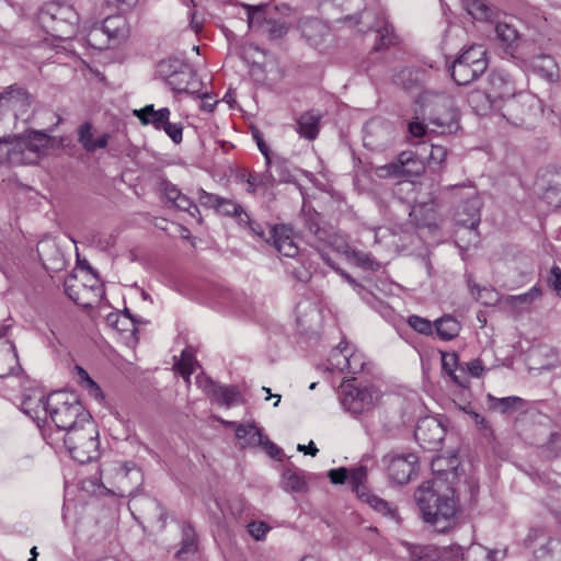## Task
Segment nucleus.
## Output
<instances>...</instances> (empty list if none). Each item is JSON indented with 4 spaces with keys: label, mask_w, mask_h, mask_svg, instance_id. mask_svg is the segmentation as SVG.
Instances as JSON below:
<instances>
[{
    "label": "nucleus",
    "mask_w": 561,
    "mask_h": 561,
    "mask_svg": "<svg viewBox=\"0 0 561 561\" xmlns=\"http://www.w3.org/2000/svg\"><path fill=\"white\" fill-rule=\"evenodd\" d=\"M465 7L476 20H489L492 16V9L483 0H465Z\"/></svg>",
    "instance_id": "42"
},
{
    "label": "nucleus",
    "mask_w": 561,
    "mask_h": 561,
    "mask_svg": "<svg viewBox=\"0 0 561 561\" xmlns=\"http://www.w3.org/2000/svg\"><path fill=\"white\" fill-rule=\"evenodd\" d=\"M415 119L409 124V131L414 137H422L427 131L453 134L458 130V112L451 96L445 92L424 91L417 99Z\"/></svg>",
    "instance_id": "1"
},
{
    "label": "nucleus",
    "mask_w": 561,
    "mask_h": 561,
    "mask_svg": "<svg viewBox=\"0 0 561 561\" xmlns=\"http://www.w3.org/2000/svg\"><path fill=\"white\" fill-rule=\"evenodd\" d=\"M267 243H272L274 249L283 256L296 257L299 248L293 239V230L285 226H274L267 229Z\"/></svg>",
    "instance_id": "15"
},
{
    "label": "nucleus",
    "mask_w": 561,
    "mask_h": 561,
    "mask_svg": "<svg viewBox=\"0 0 561 561\" xmlns=\"http://www.w3.org/2000/svg\"><path fill=\"white\" fill-rule=\"evenodd\" d=\"M31 104L30 93L18 84H12L0 93V112L12 113L15 118L26 119Z\"/></svg>",
    "instance_id": "10"
},
{
    "label": "nucleus",
    "mask_w": 561,
    "mask_h": 561,
    "mask_svg": "<svg viewBox=\"0 0 561 561\" xmlns=\"http://www.w3.org/2000/svg\"><path fill=\"white\" fill-rule=\"evenodd\" d=\"M247 183V191L250 194H254L259 188L266 191L273 187L276 184V179L272 171H266L265 173H250Z\"/></svg>",
    "instance_id": "35"
},
{
    "label": "nucleus",
    "mask_w": 561,
    "mask_h": 561,
    "mask_svg": "<svg viewBox=\"0 0 561 561\" xmlns=\"http://www.w3.org/2000/svg\"><path fill=\"white\" fill-rule=\"evenodd\" d=\"M548 458L561 457V433L553 432L541 446Z\"/></svg>",
    "instance_id": "53"
},
{
    "label": "nucleus",
    "mask_w": 561,
    "mask_h": 561,
    "mask_svg": "<svg viewBox=\"0 0 561 561\" xmlns=\"http://www.w3.org/2000/svg\"><path fill=\"white\" fill-rule=\"evenodd\" d=\"M495 33L497 39L503 44V46H505L506 50L512 55V57H515L513 51L519 39V33L517 30L508 23L499 22L495 26Z\"/></svg>",
    "instance_id": "30"
},
{
    "label": "nucleus",
    "mask_w": 561,
    "mask_h": 561,
    "mask_svg": "<svg viewBox=\"0 0 561 561\" xmlns=\"http://www.w3.org/2000/svg\"><path fill=\"white\" fill-rule=\"evenodd\" d=\"M515 94L516 88L508 73L496 70L489 76L488 98L490 100L506 102L507 99L515 96Z\"/></svg>",
    "instance_id": "18"
},
{
    "label": "nucleus",
    "mask_w": 561,
    "mask_h": 561,
    "mask_svg": "<svg viewBox=\"0 0 561 561\" xmlns=\"http://www.w3.org/2000/svg\"><path fill=\"white\" fill-rule=\"evenodd\" d=\"M322 116L318 111H308L304 113L297 121V133L309 140L317 138Z\"/></svg>",
    "instance_id": "28"
},
{
    "label": "nucleus",
    "mask_w": 561,
    "mask_h": 561,
    "mask_svg": "<svg viewBox=\"0 0 561 561\" xmlns=\"http://www.w3.org/2000/svg\"><path fill=\"white\" fill-rule=\"evenodd\" d=\"M466 201L459 207L458 210V222L469 228L470 230H476L480 224V210L482 203L477 195V192L473 187L469 186L468 192L465 194Z\"/></svg>",
    "instance_id": "17"
},
{
    "label": "nucleus",
    "mask_w": 561,
    "mask_h": 561,
    "mask_svg": "<svg viewBox=\"0 0 561 561\" xmlns=\"http://www.w3.org/2000/svg\"><path fill=\"white\" fill-rule=\"evenodd\" d=\"M174 144H180L183 138V126L181 123H171L170 119L161 128Z\"/></svg>",
    "instance_id": "59"
},
{
    "label": "nucleus",
    "mask_w": 561,
    "mask_h": 561,
    "mask_svg": "<svg viewBox=\"0 0 561 561\" xmlns=\"http://www.w3.org/2000/svg\"><path fill=\"white\" fill-rule=\"evenodd\" d=\"M414 436L424 448H436L444 438L440 424L431 417L420 421L415 427Z\"/></svg>",
    "instance_id": "19"
},
{
    "label": "nucleus",
    "mask_w": 561,
    "mask_h": 561,
    "mask_svg": "<svg viewBox=\"0 0 561 561\" xmlns=\"http://www.w3.org/2000/svg\"><path fill=\"white\" fill-rule=\"evenodd\" d=\"M203 387H204V390L208 394L214 397V399L218 403L224 404L227 408L242 402L241 393L233 386L224 387V386L216 383L215 381H213L210 379H207Z\"/></svg>",
    "instance_id": "23"
},
{
    "label": "nucleus",
    "mask_w": 561,
    "mask_h": 561,
    "mask_svg": "<svg viewBox=\"0 0 561 561\" xmlns=\"http://www.w3.org/2000/svg\"><path fill=\"white\" fill-rule=\"evenodd\" d=\"M282 484L286 492H304L307 489L302 471L296 468H288L284 471Z\"/></svg>",
    "instance_id": "34"
},
{
    "label": "nucleus",
    "mask_w": 561,
    "mask_h": 561,
    "mask_svg": "<svg viewBox=\"0 0 561 561\" xmlns=\"http://www.w3.org/2000/svg\"><path fill=\"white\" fill-rule=\"evenodd\" d=\"M181 358H182V362L180 364H178L180 373L183 376H190L193 373L192 365H193V360H194L192 351L188 348L183 350V352L181 354Z\"/></svg>",
    "instance_id": "61"
},
{
    "label": "nucleus",
    "mask_w": 561,
    "mask_h": 561,
    "mask_svg": "<svg viewBox=\"0 0 561 561\" xmlns=\"http://www.w3.org/2000/svg\"><path fill=\"white\" fill-rule=\"evenodd\" d=\"M458 59L463 60V62L476 68V65L481 64L482 72H484L488 68V61L485 58V49L480 46H471L467 50H465Z\"/></svg>",
    "instance_id": "39"
},
{
    "label": "nucleus",
    "mask_w": 561,
    "mask_h": 561,
    "mask_svg": "<svg viewBox=\"0 0 561 561\" xmlns=\"http://www.w3.org/2000/svg\"><path fill=\"white\" fill-rule=\"evenodd\" d=\"M365 147L371 150L385 149L393 139V126L381 118H371L363 128Z\"/></svg>",
    "instance_id": "12"
},
{
    "label": "nucleus",
    "mask_w": 561,
    "mask_h": 561,
    "mask_svg": "<svg viewBox=\"0 0 561 561\" xmlns=\"http://www.w3.org/2000/svg\"><path fill=\"white\" fill-rule=\"evenodd\" d=\"M518 60L525 70L533 71L549 83H556L560 79L559 66L550 55L523 56Z\"/></svg>",
    "instance_id": "13"
},
{
    "label": "nucleus",
    "mask_w": 561,
    "mask_h": 561,
    "mask_svg": "<svg viewBox=\"0 0 561 561\" xmlns=\"http://www.w3.org/2000/svg\"><path fill=\"white\" fill-rule=\"evenodd\" d=\"M302 310L307 312V316L310 318V321L319 319V310L311 302L298 304V306H297V313H298L297 323L299 327L307 330V329H310L311 325L309 324V321L307 319H305L302 316H300Z\"/></svg>",
    "instance_id": "49"
},
{
    "label": "nucleus",
    "mask_w": 561,
    "mask_h": 561,
    "mask_svg": "<svg viewBox=\"0 0 561 561\" xmlns=\"http://www.w3.org/2000/svg\"><path fill=\"white\" fill-rule=\"evenodd\" d=\"M48 416L59 431L69 433L92 419L75 393L55 392L50 394Z\"/></svg>",
    "instance_id": "4"
},
{
    "label": "nucleus",
    "mask_w": 561,
    "mask_h": 561,
    "mask_svg": "<svg viewBox=\"0 0 561 561\" xmlns=\"http://www.w3.org/2000/svg\"><path fill=\"white\" fill-rule=\"evenodd\" d=\"M216 211L226 216H238L240 217L241 221L243 220L242 215L245 214L240 205H238L231 199L222 197H220L217 204Z\"/></svg>",
    "instance_id": "52"
},
{
    "label": "nucleus",
    "mask_w": 561,
    "mask_h": 561,
    "mask_svg": "<svg viewBox=\"0 0 561 561\" xmlns=\"http://www.w3.org/2000/svg\"><path fill=\"white\" fill-rule=\"evenodd\" d=\"M167 84L178 93L196 94L201 90V82L195 72L186 65H180L170 75H167Z\"/></svg>",
    "instance_id": "14"
},
{
    "label": "nucleus",
    "mask_w": 561,
    "mask_h": 561,
    "mask_svg": "<svg viewBox=\"0 0 561 561\" xmlns=\"http://www.w3.org/2000/svg\"><path fill=\"white\" fill-rule=\"evenodd\" d=\"M360 499L376 512H379L390 518H397L396 507L383 499H380L379 496L371 493H363Z\"/></svg>",
    "instance_id": "37"
},
{
    "label": "nucleus",
    "mask_w": 561,
    "mask_h": 561,
    "mask_svg": "<svg viewBox=\"0 0 561 561\" xmlns=\"http://www.w3.org/2000/svg\"><path fill=\"white\" fill-rule=\"evenodd\" d=\"M181 548L176 552V558L180 560H185L187 557L194 554L197 550V540L195 530L190 524L184 523L181 527Z\"/></svg>",
    "instance_id": "31"
},
{
    "label": "nucleus",
    "mask_w": 561,
    "mask_h": 561,
    "mask_svg": "<svg viewBox=\"0 0 561 561\" xmlns=\"http://www.w3.org/2000/svg\"><path fill=\"white\" fill-rule=\"evenodd\" d=\"M389 478L398 484L408 483L416 473L419 457L414 453L389 454L383 457Z\"/></svg>",
    "instance_id": "9"
},
{
    "label": "nucleus",
    "mask_w": 561,
    "mask_h": 561,
    "mask_svg": "<svg viewBox=\"0 0 561 561\" xmlns=\"http://www.w3.org/2000/svg\"><path fill=\"white\" fill-rule=\"evenodd\" d=\"M541 295V290L539 287L534 286L530 288L527 293L516 295V296H508L506 298V304L510 305L513 308L523 306V305H529L531 301L536 298H538Z\"/></svg>",
    "instance_id": "47"
},
{
    "label": "nucleus",
    "mask_w": 561,
    "mask_h": 561,
    "mask_svg": "<svg viewBox=\"0 0 561 561\" xmlns=\"http://www.w3.org/2000/svg\"><path fill=\"white\" fill-rule=\"evenodd\" d=\"M229 424L236 426V436L239 439L248 438V444L255 446L256 439L259 438V434L256 432H262L260 427L254 424H236L234 422H230Z\"/></svg>",
    "instance_id": "45"
},
{
    "label": "nucleus",
    "mask_w": 561,
    "mask_h": 561,
    "mask_svg": "<svg viewBox=\"0 0 561 561\" xmlns=\"http://www.w3.org/2000/svg\"><path fill=\"white\" fill-rule=\"evenodd\" d=\"M4 357L10 362H14V366H11L8 370L0 369V378H4L9 375H18L22 368L19 364L16 347L14 344H11L10 351L4 355Z\"/></svg>",
    "instance_id": "58"
},
{
    "label": "nucleus",
    "mask_w": 561,
    "mask_h": 561,
    "mask_svg": "<svg viewBox=\"0 0 561 561\" xmlns=\"http://www.w3.org/2000/svg\"><path fill=\"white\" fill-rule=\"evenodd\" d=\"M540 197L551 207H561V169L549 167L541 171L536 182Z\"/></svg>",
    "instance_id": "11"
},
{
    "label": "nucleus",
    "mask_w": 561,
    "mask_h": 561,
    "mask_svg": "<svg viewBox=\"0 0 561 561\" xmlns=\"http://www.w3.org/2000/svg\"><path fill=\"white\" fill-rule=\"evenodd\" d=\"M392 80L397 85L408 91L417 84L419 77L416 71L405 68L396 73Z\"/></svg>",
    "instance_id": "44"
},
{
    "label": "nucleus",
    "mask_w": 561,
    "mask_h": 561,
    "mask_svg": "<svg viewBox=\"0 0 561 561\" xmlns=\"http://www.w3.org/2000/svg\"><path fill=\"white\" fill-rule=\"evenodd\" d=\"M442 557L440 548L435 546H417L411 552L412 561H439Z\"/></svg>",
    "instance_id": "41"
},
{
    "label": "nucleus",
    "mask_w": 561,
    "mask_h": 561,
    "mask_svg": "<svg viewBox=\"0 0 561 561\" xmlns=\"http://www.w3.org/2000/svg\"><path fill=\"white\" fill-rule=\"evenodd\" d=\"M119 494L128 493L129 495L140 485L142 473L134 462H125L117 470Z\"/></svg>",
    "instance_id": "20"
},
{
    "label": "nucleus",
    "mask_w": 561,
    "mask_h": 561,
    "mask_svg": "<svg viewBox=\"0 0 561 561\" xmlns=\"http://www.w3.org/2000/svg\"><path fill=\"white\" fill-rule=\"evenodd\" d=\"M134 115L142 125H152L156 129L161 130L170 119L171 112L168 107L154 110V106L149 104L140 110H135Z\"/></svg>",
    "instance_id": "25"
},
{
    "label": "nucleus",
    "mask_w": 561,
    "mask_h": 561,
    "mask_svg": "<svg viewBox=\"0 0 561 561\" xmlns=\"http://www.w3.org/2000/svg\"><path fill=\"white\" fill-rule=\"evenodd\" d=\"M265 8L266 4L247 5L248 23L251 28H264L266 21H268L265 14Z\"/></svg>",
    "instance_id": "43"
},
{
    "label": "nucleus",
    "mask_w": 561,
    "mask_h": 561,
    "mask_svg": "<svg viewBox=\"0 0 561 561\" xmlns=\"http://www.w3.org/2000/svg\"><path fill=\"white\" fill-rule=\"evenodd\" d=\"M434 327L439 339L450 341L460 332V323L451 316H444L434 322Z\"/></svg>",
    "instance_id": "33"
},
{
    "label": "nucleus",
    "mask_w": 561,
    "mask_h": 561,
    "mask_svg": "<svg viewBox=\"0 0 561 561\" xmlns=\"http://www.w3.org/2000/svg\"><path fill=\"white\" fill-rule=\"evenodd\" d=\"M256 434H259V438L256 439L255 446H262L271 458L280 459L283 450L271 442L263 432H256Z\"/></svg>",
    "instance_id": "54"
},
{
    "label": "nucleus",
    "mask_w": 561,
    "mask_h": 561,
    "mask_svg": "<svg viewBox=\"0 0 561 561\" xmlns=\"http://www.w3.org/2000/svg\"><path fill=\"white\" fill-rule=\"evenodd\" d=\"M409 325L416 332L425 335L433 334L434 324L425 318L419 316H410L408 319Z\"/></svg>",
    "instance_id": "56"
},
{
    "label": "nucleus",
    "mask_w": 561,
    "mask_h": 561,
    "mask_svg": "<svg viewBox=\"0 0 561 561\" xmlns=\"http://www.w3.org/2000/svg\"><path fill=\"white\" fill-rule=\"evenodd\" d=\"M50 394L45 397L43 393H39L37 397H26L22 401V411L27 414L33 421L41 425V422H46L48 417Z\"/></svg>",
    "instance_id": "22"
},
{
    "label": "nucleus",
    "mask_w": 561,
    "mask_h": 561,
    "mask_svg": "<svg viewBox=\"0 0 561 561\" xmlns=\"http://www.w3.org/2000/svg\"><path fill=\"white\" fill-rule=\"evenodd\" d=\"M101 32L105 34L110 43L113 45L121 43L128 36V26L126 20L121 15L107 16L100 30H95L94 34Z\"/></svg>",
    "instance_id": "24"
},
{
    "label": "nucleus",
    "mask_w": 561,
    "mask_h": 561,
    "mask_svg": "<svg viewBox=\"0 0 561 561\" xmlns=\"http://www.w3.org/2000/svg\"><path fill=\"white\" fill-rule=\"evenodd\" d=\"M366 477L367 469L364 466L348 470V483L352 485V489L357 493L359 497L363 493H366L362 490Z\"/></svg>",
    "instance_id": "51"
},
{
    "label": "nucleus",
    "mask_w": 561,
    "mask_h": 561,
    "mask_svg": "<svg viewBox=\"0 0 561 561\" xmlns=\"http://www.w3.org/2000/svg\"><path fill=\"white\" fill-rule=\"evenodd\" d=\"M268 530L270 527L264 522H252L248 525L249 534L256 540L264 539Z\"/></svg>",
    "instance_id": "64"
},
{
    "label": "nucleus",
    "mask_w": 561,
    "mask_h": 561,
    "mask_svg": "<svg viewBox=\"0 0 561 561\" xmlns=\"http://www.w3.org/2000/svg\"><path fill=\"white\" fill-rule=\"evenodd\" d=\"M263 31L272 39H276V38H280L282 36H284L287 33L288 26L284 21H276V20L268 19V21H266V24H265Z\"/></svg>",
    "instance_id": "55"
},
{
    "label": "nucleus",
    "mask_w": 561,
    "mask_h": 561,
    "mask_svg": "<svg viewBox=\"0 0 561 561\" xmlns=\"http://www.w3.org/2000/svg\"><path fill=\"white\" fill-rule=\"evenodd\" d=\"M316 250L320 253L322 260L334 268L333 262L330 260V257L325 254V249H332L333 251L344 254L346 256H350L351 248L347 243V240L344 236L332 232L327 230V238L325 240H320L318 243H316Z\"/></svg>",
    "instance_id": "21"
},
{
    "label": "nucleus",
    "mask_w": 561,
    "mask_h": 561,
    "mask_svg": "<svg viewBox=\"0 0 561 561\" xmlns=\"http://www.w3.org/2000/svg\"><path fill=\"white\" fill-rule=\"evenodd\" d=\"M470 288L474 298L485 306L495 305L499 300L497 293L492 288L480 287L478 285H473Z\"/></svg>",
    "instance_id": "46"
},
{
    "label": "nucleus",
    "mask_w": 561,
    "mask_h": 561,
    "mask_svg": "<svg viewBox=\"0 0 561 561\" xmlns=\"http://www.w3.org/2000/svg\"><path fill=\"white\" fill-rule=\"evenodd\" d=\"M37 20L47 34L59 39H67L75 34L79 19L72 7L48 2L39 10Z\"/></svg>",
    "instance_id": "5"
},
{
    "label": "nucleus",
    "mask_w": 561,
    "mask_h": 561,
    "mask_svg": "<svg viewBox=\"0 0 561 561\" xmlns=\"http://www.w3.org/2000/svg\"><path fill=\"white\" fill-rule=\"evenodd\" d=\"M381 399V391L374 385H355L353 380L342 382L340 401L353 415H359L374 409Z\"/></svg>",
    "instance_id": "7"
},
{
    "label": "nucleus",
    "mask_w": 561,
    "mask_h": 561,
    "mask_svg": "<svg viewBox=\"0 0 561 561\" xmlns=\"http://www.w3.org/2000/svg\"><path fill=\"white\" fill-rule=\"evenodd\" d=\"M529 360L534 365H538V369H551L556 367L558 358L557 354L552 348L542 347L534 351L529 355Z\"/></svg>",
    "instance_id": "36"
},
{
    "label": "nucleus",
    "mask_w": 561,
    "mask_h": 561,
    "mask_svg": "<svg viewBox=\"0 0 561 561\" xmlns=\"http://www.w3.org/2000/svg\"><path fill=\"white\" fill-rule=\"evenodd\" d=\"M425 523L437 533H445L456 523L458 505L454 494H438L435 482L426 481L414 493Z\"/></svg>",
    "instance_id": "2"
},
{
    "label": "nucleus",
    "mask_w": 561,
    "mask_h": 561,
    "mask_svg": "<svg viewBox=\"0 0 561 561\" xmlns=\"http://www.w3.org/2000/svg\"><path fill=\"white\" fill-rule=\"evenodd\" d=\"M64 443L70 456L80 463L95 460L99 455V431L93 420L65 433Z\"/></svg>",
    "instance_id": "6"
},
{
    "label": "nucleus",
    "mask_w": 561,
    "mask_h": 561,
    "mask_svg": "<svg viewBox=\"0 0 561 561\" xmlns=\"http://www.w3.org/2000/svg\"><path fill=\"white\" fill-rule=\"evenodd\" d=\"M398 43V38L393 32V27L385 23L380 28L377 30L376 42L374 49L379 51L389 48Z\"/></svg>",
    "instance_id": "40"
},
{
    "label": "nucleus",
    "mask_w": 561,
    "mask_h": 561,
    "mask_svg": "<svg viewBox=\"0 0 561 561\" xmlns=\"http://www.w3.org/2000/svg\"><path fill=\"white\" fill-rule=\"evenodd\" d=\"M268 170L275 175L276 183H294L297 180L299 169L295 168L291 162L282 157L272 158V163L266 164Z\"/></svg>",
    "instance_id": "27"
},
{
    "label": "nucleus",
    "mask_w": 561,
    "mask_h": 561,
    "mask_svg": "<svg viewBox=\"0 0 561 561\" xmlns=\"http://www.w3.org/2000/svg\"><path fill=\"white\" fill-rule=\"evenodd\" d=\"M536 105L534 95L525 92L516 93L515 96L504 102V116L515 124H522L531 108Z\"/></svg>",
    "instance_id": "16"
},
{
    "label": "nucleus",
    "mask_w": 561,
    "mask_h": 561,
    "mask_svg": "<svg viewBox=\"0 0 561 561\" xmlns=\"http://www.w3.org/2000/svg\"><path fill=\"white\" fill-rule=\"evenodd\" d=\"M481 64L476 65V68L463 62V60L455 59L450 66V75L458 85H466L476 80L482 75Z\"/></svg>",
    "instance_id": "26"
},
{
    "label": "nucleus",
    "mask_w": 561,
    "mask_h": 561,
    "mask_svg": "<svg viewBox=\"0 0 561 561\" xmlns=\"http://www.w3.org/2000/svg\"><path fill=\"white\" fill-rule=\"evenodd\" d=\"M348 363H350V369H346L345 373H351V374L360 373L365 365L363 355L358 352L352 351L351 348H350V353H348Z\"/></svg>",
    "instance_id": "62"
},
{
    "label": "nucleus",
    "mask_w": 561,
    "mask_h": 561,
    "mask_svg": "<svg viewBox=\"0 0 561 561\" xmlns=\"http://www.w3.org/2000/svg\"><path fill=\"white\" fill-rule=\"evenodd\" d=\"M348 257H353L356 264L365 270L378 271L380 268L379 262L369 253L351 249Z\"/></svg>",
    "instance_id": "50"
},
{
    "label": "nucleus",
    "mask_w": 561,
    "mask_h": 561,
    "mask_svg": "<svg viewBox=\"0 0 561 561\" xmlns=\"http://www.w3.org/2000/svg\"><path fill=\"white\" fill-rule=\"evenodd\" d=\"M442 554L439 561H465V556L460 546H451L448 548H440Z\"/></svg>",
    "instance_id": "60"
},
{
    "label": "nucleus",
    "mask_w": 561,
    "mask_h": 561,
    "mask_svg": "<svg viewBox=\"0 0 561 561\" xmlns=\"http://www.w3.org/2000/svg\"><path fill=\"white\" fill-rule=\"evenodd\" d=\"M50 137L38 130L0 138V164H36L47 154Z\"/></svg>",
    "instance_id": "3"
},
{
    "label": "nucleus",
    "mask_w": 561,
    "mask_h": 561,
    "mask_svg": "<svg viewBox=\"0 0 561 561\" xmlns=\"http://www.w3.org/2000/svg\"><path fill=\"white\" fill-rule=\"evenodd\" d=\"M422 170L417 157L412 151H403L394 161L377 168L376 173L382 179H398L420 175Z\"/></svg>",
    "instance_id": "8"
},
{
    "label": "nucleus",
    "mask_w": 561,
    "mask_h": 561,
    "mask_svg": "<svg viewBox=\"0 0 561 561\" xmlns=\"http://www.w3.org/2000/svg\"><path fill=\"white\" fill-rule=\"evenodd\" d=\"M108 139L110 136L107 134H103L94 140L92 134V125L90 123H84L79 127L78 141L88 152H93L96 149L105 148L108 144Z\"/></svg>",
    "instance_id": "29"
},
{
    "label": "nucleus",
    "mask_w": 561,
    "mask_h": 561,
    "mask_svg": "<svg viewBox=\"0 0 561 561\" xmlns=\"http://www.w3.org/2000/svg\"><path fill=\"white\" fill-rule=\"evenodd\" d=\"M350 346L346 342L342 341L337 347L331 351L329 356V365L332 371L345 373L350 369L348 363Z\"/></svg>",
    "instance_id": "32"
},
{
    "label": "nucleus",
    "mask_w": 561,
    "mask_h": 561,
    "mask_svg": "<svg viewBox=\"0 0 561 561\" xmlns=\"http://www.w3.org/2000/svg\"><path fill=\"white\" fill-rule=\"evenodd\" d=\"M306 227L313 236L312 247H316L320 240H325L327 230L321 228L318 221V214L306 219Z\"/></svg>",
    "instance_id": "57"
},
{
    "label": "nucleus",
    "mask_w": 561,
    "mask_h": 561,
    "mask_svg": "<svg viewBox=\"0 0 561 561\" xmlns=\"http://www.w3.org/2000/svg\"><path fill=\"white\" fill-rule=\"evenodd\" d=\"M458 363V355L456 353H442V367L443 370L448 374L453 380L459 385L463 386L462 380L458 375L455 374Z\"/></svg>",
    "instance_id": "48"
},
{
    "label": "nucleus",
    "mask_w": 561,
    "mask_h": 561,
    "mask_svg": "<svg viewBox=\"0 0 561 561\" xmlns=\"http://www.w3.org/2000/svg\"><path fill=\"white\" fill-rule=\"evenodd\" d=\"M488 403L491 410L500 411L505 414L512 411H515L522 402L519 397H505V398H495L492 394H488Z\"/></svg>",
    "instance_id": "38"
},
{
    "label": "nucleus",
    "mask_w": 561,
    "mask_h": 561,
    "mask_svg": "<svg viewBox=\"0 0 561 561\" xmlns=\"http://www.w3.org/2000/svg\"><path fill=\"white\" fill-rule=\"evenodd\" d=\"M547 283L549 287L552 288L561 298V268L559 266H552L547 278Z\"/></svg>",
    "instance_id": "63"
}]
</instances>
